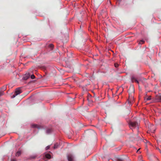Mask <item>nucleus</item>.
Instances as JSON below:
<instances>
[{"label":"nucleus","mask_w":161,"mask_h":161,"mask_svg":"<svg viewBox=\"0 0 161 161\" xmlns=\"http://www.w3.org/2000/svg\"><path fill=\"white\" fill-rule=\"evenodd\" d=\"M52 130L51 129H48L46 130V133L47 134H49L52 132Z\"/></svg>","instance_id":"nucleus-8"},{"label":"nucleus","mask_w":161,"mask_h":161,"mask_svg":"<svg viewBox=\"0 0 161 161\" xmlns=\"http://www.w3.org/2000/svg\"><path fill=\"white\" fill-rule=\"evenodd\" d=\"M131 80L133 82L135 81L138 84L139 83V81L137 80L134 76L131 77Z\"/></svg>","instance_id":"nucleus-5"},{"label":"nucleus","mask_w":161,"mask_h":161,"mask_svg":"<svg viewBox=\"0 0 161 161\" xmlns=\"http://www.w3.org/2000/svg\"><path fill=\"white\" fill-rule=\"evenodd\" d=\"M90 96H91V95L90 94H88V98H87V99L88 100H89V97H90Z\"/></svg>","instance_id":"nucleus-24"},{"label":"nucleus","mask_w":161,"mask_h":161,"mask_svg":"<svg viewBox=\"0 0 161 161\" xmlns=\"http://www.w3.org/2000/svg\"><path fill=\"white\" fill-rule=\"evenodd\" d=\"M129 126L130 128L132 129L133 128H137V129L138 130V124L136 122H130L129 123Z\"/></svg>","instance_id":"nucleus-1"},{"label":"nucleus","mask_w":161,"mask_h":161,"mask_svg":"<svg viewBox=\"0 0 161 161\" xmlns=\"http://www.w3.org/2000/svg\"><path fill=\"white\" fill-rule=\"evenodd\" d=\"M139 149H138V150L137 151V153H140V152H139Z\"/></svg>","instance_id":"nucleus-25"},{"label":"nucleus","mask_w":161,"mask_h":161,"mask_svg":"<svg viewBox=\"0 0 161 161\" xmlns=\"http://www.w3.org/2000/svg\"><path fill=\"white\" fill-rule=\"evenodd\" d=\"M2 89L3 90L2 91H3V92H4V91H5L6 89V87L5 86H3L2 88Z\"/></svg>","instance_id":"nucleus-18"},{"label":"nucleus","mask_w":161,"mask_h":161,"mask_svg":"<svg viewBox=\"0 0 161 161\" xmlns=\"http://www.w3.org/2000/svg\"><path fill=\"white\" fill-rule=\"evenodd\" d=\"M144 42H145L144 41L142 40H141L138 43L139 44H142L144 43Z\"/></svg>","instance_id":"nucleus-13"},{"label":"nucleus","mask_w":161,"mask_h":161,"mask_svg":"<svg viewBox=\"0 0 161 161\" xmlns=\"http://www.w3.org/2000/svg\"><path fill=\"white\" fill-rule=\"evenodd\" d=\"M151 96H149L148 97H147V96L144 97V100L145 101L150 100L151 99Z\"/></svg>","instance_id":"nucleus-7"},{"label":"nucleus","mask_w":161,"mask_h":161,"mask_svg":"<svg viewBox=\"0 0 161 161\" xmlns=\"http://www.w3.org/2000/svg\"><path fill=\"white\" fill-rule=\"evenodd\" d=\"M96 161H97V160H96Z\"/></svg>","instance_id":"nucleus-28"},{"label":"nucleus","mask_w":161,"mask_h":161,"mask_svg":"<svg viewBox=\"0 0 161 161\" xmlns=\"http://www.w3.org/2000/svg\"><path fill=\"white\" fill-rule=\"evenodd\" d=\"M4 94V92L3 91H0V96L3 95Z\"/></svg>","instance_id":"nucleus-17"},{"label":"nucleus","mask_w":161,"mask_h":161,"mask_svg":"<svg viewBox=\"0 0 161 161\" xmlns=\"http://www.w3.org/2000/svg\"><path fill=\"white\" fill-rule=\"evenodd\" d=\"M157 101L161 102V96H158L157 97Z\"/></svg>","instance_id":"nucleus-12"},{"label":"nucleus","mask_w":161,"mask_h":161,"mask_svg":"<svg viewBox=\"0 0 161 161\" xmlns=\"http://www.w3.org/2000/svg\"><path fill=\"white\" fill-rule=\"evenodd\" d=\"M30 76V74L29 73H26L23 77V79L24 80H26L28 79Z\"/></svg>","instance_id":"nucleus-4"},{"label":"nucleus","mask_w":161,"mask_h":161,"mask_svg":"<svg viewBox=\"0 0 161 161\" xmlns=\"http://www.w3.org/2000/svg\"><path fill=\"white\" fill-rule=\"evenodd\" d=\"M21 151H18L16 154V156H19L21 155Z\"/></svg>","instance_id":"nucleus-9"},{"label":"nucleus","mask_w":161,"mask_h":161,"mask_svg":"<svg viewBox=\"0 0 161 161\" xmlns=\"http://www.w3.org/2000/svg\"><path fill=\"white\" fill-rule=\"evenodd\" d=\"M114 66H115V67H116V68H117V67L118 66H119L118 64H114Z\"/></svg>","instance_id":"nucleus-21"},{"label":"nucleus","mask_w":161,"mask_h":161,"mask_svg":"<svg viewBox=\"0 0 161 161\" xmlns=\"http://www.w3.org/2000/svg\"><path fill=\"white\" fill-rule=\"evenodd\" d=\"M92 134V135H93L94 136H96V133L93 130H92V131L91 130V134Z\"/></svg>","instance_id":"nucleus-14"},{"label":"nucleus","mask_w":161,"mask_h":161,"mask_svg":"<svg viewBox=\"0 0 161 161\" xmlns=\"http://www.w3.org/2000/svg\"><path fill=\"white\" fill-rule=\"evenodd\" d=\"M11 161H16V160L15 158H12L11 160Z\"/></svg>","instance_id":"nucleus-23"},{"label":"nucleus","mask_w":161,"mask_h":161,"mask_svg":"<svg viewBox=\"0 0 161 161\" xmlns=\"http://www.w3.org/2000/svg\"><path fill=\"white\" fill-rule=\"evenodd\" d=\"M31 126L33 128H38V126L36 124H32V125H31Z\"/></svg>","instance_id":"nucleus-10"},{"label":"nucleus","mask_w":161,"mask_h":161,"mask_svg":"<svg viewBox=\"0 0 161 161\" xmlns=\"http://www.w3.org/2000/svg\"><path fill=\"white\" fill-rule=\"evenodd\" d=\"M67 158L68 161H74V156L71 154H69L68 155Z\"/></svg>","instance_id":"nucleus-3"},{"label":"nucleus","mask_w":161,"mask_h":161,"mask_svg":"<svg viewBox=\"0 0 161 161\" xmlns=\"http://www.w3.org/2000/svg\"><path fill=\"white\" fill-rule=\"evenodd\" d=\"M92 92L94 93V92Z\"/></svg>","instance_id":"nucleus-27"},{"label":"nucleus","mask_w":161,"mask_h":161,"mask_svg":"<svg viewBox=\"0 0 161 161\" xmlns=\"http://www.w3.org/2000/svg\"><path fill=\"white\" fill-rule=\"evenodd\" d=\"M49 47L51 49H52L53 47V45L52 44H50L49 45Z\"/></svg>","instance_id":"nucleus-19"},{"label":"nucleus","mask_w":161,"mask_h":161,"mask_svg":"<svg viewBox=\"0 0 161 161\" xmlns=\"http://www.w3.org/2000/svg\"><path fill=\"white\" fill-rule=\"evenodd\" d=\"M50 148V146H47L46 147V150H47L48 149H49Z\"/></svg>","instance_id":"nucleus-22"},{"label":"nucleus","mask_w":161,"mask_h":161,"mask_svg":"<svg viewBox=\"0 0 161 161\" xmlns=\"http://www.w3.org/2000/svg\"><path fill=\"white\" fill-rule=\"evenodd\" d=\"M45 157H44V159H45V158H47V159H50L51 158V155L48 153H47L45 155Z\"/></svg>","instance_id":"nucleus-6"},{"label":"nucleus","mask_w":161,"mask_h":161,"mask_svg":"<svg viewBox=\"0 0 161 161\" xmlns=\"http://www.w3.org/2000/svg\"><path fill=\"white\" fill-rule=\"evenodd\" d=\"M154 130H153V131H151V132L153 133V132H154Z\"/></svg>","instance_id":"nucleus-26"},{"label":"nucleus","mask_w":161,"mask_h":161,"mask_svg":"<svg viewBox=\"0 0 161 161\" xmlns=\"http://www.w3.org/2000/svg\"><path fill=\"white\" fill-rule=\"evenodd\" d=\"M31 79H34L35 78V76L33 74H32L31 75Z\"/></svg>","instance_id":"nucleus-20"},{"label":"nucleus","mask_w":161,"mask_h":161,"mask_svg":"<svg viewBox=\"0 0 161 161\" xmlns=\"http://www.w3.org/2000/svg\"><path fill=\"white\" fill-rule=\"evenodd\" d=\"M116 161H125V160L122 158H117Z\"/></svg>","instance_id":"nucleus-11"},{"label":"nucleus","mask_w":161,"mask_h":161,"mask_svg":"<svg viewBox=\"0 0 161 161\" xmlns=\"http://www.w3.org/2000/svg\"><path fill=\"white\" fill-rule=\"evenodd\" d=\"M36 157V155H32L31 156V158H35Z\"/></svg>","instance_id":"nucleus-16"},{"label":"nucleus","mask_w":161,"mask_h":161,"mask_svg":"<svg viewBox=\"0 0 161 161\" xmlns=\"http://www.w3.org/2000/svg\"><path fill=\"white\" fill-rule=\"evenodd\" d=\"M22 92V91L20 88L16 89L14 92V94L12 97V98H14L17 95L19 94Z\"/></svg>","instance_id":"nucleus-2"},{"label":"nucleus","mask_w":161,"mask_h":161,"mask_svg":"<svg viewBox=\"0 0 161 161\" xmlns=\"http://www.w3.org/2000/svg\"><path fill=\"white\" fill-rule=\"evenodd\" d=\"M58 146V143H56L55 144L54 146V149L57 148Z\"/></svg>","instance_id":"nucleus-15"}]
</instances>
